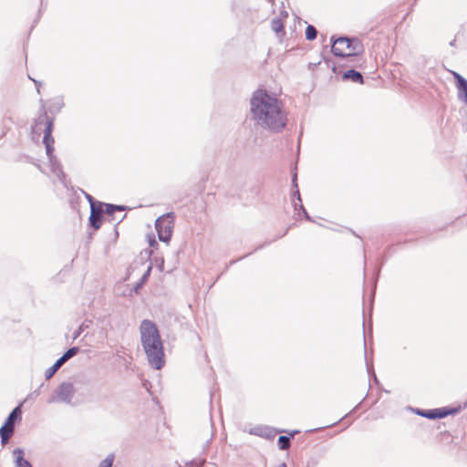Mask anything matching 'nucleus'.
Wrapping results in <instances>:
<instances>
[{
    "instance_id": "f257e3e1",
    "label": "nucleus",
    "mask_w": 467,
    "mask_h": 467,
    "mask_svg": "<svg viewBox=\"0 0 467 467\" xmlns=\"http://www.w3.org/2000/svg\"><path fill=\"white\" fill-rule=\"evenodd\" d=\"M141 344L150 365L161 369L164 365V353L159 331L150 320H143L140 327Z\"/></svg>"
},
{
    "instance_id": "f03ea898",
    "label": "nucleus",
    "mask_w": 467,
    "mask_h": 467,
    "mask_svg": "<svg viewBox=\"0 0 467 467\" xmlns=\"http://www.w3.org/2000/svg\"><path fill=\"white\" fill-rule=\"evenodd\" d=\"M254 117H276L281 114L282 102L265 89H257L251 98Z\"/></svg>"
},
{
    "instance_id": "7ed1b4c3",
    "label": "nucleus",
    "mask_w": 467,
    "mask_h": 467,
    "mask_svg": "<svg viewBox=\"0 0 467 467\" xmlns=\"http://www.w3.org/2000/svg\"><path fill=\"white\" fill-rule=\"evenodd\" d=\"M331 51L336 57H357L364 52V47L358 38L338 37L333 40Z\"/></svg>"
},
{
    "instance_id": "20e7f679",
    "label": "nucleus",
    "mask_w": 467,
    "mask_h": 467,
    "mask_svg": "<svg viewBox=\"0 0 467 467\" xmlns=\"http://www.w3.org/2000/svg\"><path fill=\"white\" fill-rule=\"evenodd\" d=\"M38 130H43L44 137H43V143L46 146V151L47 155L48 156L50 161L53 158V150H54V139L51 135L52 130H53V121L50 119H47V121H40L37 122L34 128V132H38Z\"/></svg>"
},
{
    "instance_id": "39448f33",
    "label": "nucleus",
    "mask_w": 467,
    "mask_h": 467,
    "mask_svg": "<svg viewBox=\"0 0 467 467\" xmlns=\"http://www.w3.org/2000/svg\"><path fill=\"white\" fill-rule=\"evenodd\" d=\"M75 394V388L71 383H62L54 394L48 399V403L63 402L70 404Z\"/></svg>"
},
{
    "instance_id": "423d86ee",
    "label": "nucleus",
    "mask_w": 467,
    "mask_h": 467,
    "mask_svg": "<svg viewBox=\"0 0 467 467\" xmlns=\"http://www.w3.org/2000/svg\"><path fill=\"white\" fill-rule=\"evenodd\" d=\"M173 228V216L167 213L156 220V230L161 241L168 243Z\"/></svg>"
},
{
    "instance_id": "0eeeda50",
    "label": "nucleus",
    "mask_w": 467,
    "mask_h": 467,
    "mask_svg": "<svg viewBox=\"0 0 467 467\" xmlns=\"http://www.w3.org/2000/svg\"><path fill=\"white\" fill-rule=\"evenodd\" d=\"M21 414L22 411L20 406H17L12 410L5 424L0 428V436L3 444H5L12 436L14 432L15 422L17 419L21 418Z\"/></svg>"
},
{
    "instance_id": "6e6552de",
    "label": "nucleus",
    "mask_w": 467,
    "mask_h": 467,
    "mask_svg": "<svg viewBox=\"0 0 467 467\" xmlns=\"http://www.w3.org/2000/svg\"><path fill=\"white\" fill-rule=\"evenodd\" d=\"M257 126L276 132L285 126V122L284 119H257Z\"/></svg>"
},
{
    "instance_id": "1a4fd4ad",
    "label": "nucleus",
    "mask_w": 467,
    "mask_h": 467,
    "mask_svg": "<svg viewBox=\"0 0 467 467\" xmlns=\"http://www.w3.org/2000/svg\"><path fill=\"white\" fill-rule=\"evenodd\" d=\"M87 198L88 199V201L90 202V206H91V213H90V217H89L90 224L95 229H99L101 225L102 204L100 203L99 207L98 208L95 206L92 197L90 195H87Z\"/></svg>"
},
{
    "instance_id": "9d476101",
    "label": "nucleus",
    "mask_w": 467,
    "mask_h": 467,
    "mask_svg": "<svg viewBox=\"0 0 467 467\" xmlns=\"http://www.w3.org/2000/svg\"><path fill=\"white\" fill-rule=\"evenodd\" d=\"M63 106H64V102L61 98H54V99H50L49 101H47V105L45 106V107H47V109L45 111L46 117L47 116V114H51V115L57 114Z\"/></svg>"
},
{
    "instance_id": "9b49d317",
    "label": "nucleus",
    "mask_w": 467,
    "mask_h": 467,
    "mask_svg": "<svg viewBox=\"0 0 467 467\" xmlns=\"http://www.w3.org/2000/svg\"><path fill=\"white\" fill-rule=\"evenodd\" d=\"M15 462L16 467H32L31 464L24 459V451L16 449L14 451Z\"/></svg>"
},
{
    "instance_id": "f8f14e48",
    "label": "nucleus",
    "mask_w": 467,
    "mask_h": 467,
    "mask_svg": "<svg viewBox=\"0 0 467 467\" xmlns=\"http://www.w3.org/2000/svg\"><path fill=\"white\" fill-rule=\"evenodd\" d=\"M343 79H349L355 83H363V76L354 69H349L343 74Z\"/></svg>"
},
{
    "instance_id": "ddd939ff",
    "label": "nucleus",
    "mask_w": 467,
    "mask_h": 467,
    "mask_svg": "<svg viewBox=\"0 0 467 467\" xmlns=\"http://www.w3.org/2000/svg\"><path fill=\"white\" fill-rule=\"evenodd\" d=\"M457 88L459 99L467 103V80H462V83L457 85Z\"/></svg>"
},
{
    "instance_id": "4468645a",
    "label": "nucleus",
    "mask_w": 467,
    "mask_h": 467,
    "mask_svg": "<svg viewBox=\"0 0 467 467\" xmlns=\"http://www.w3.org/2000/svg\"><path fill=\"white\" fill-rule=\"evenodd\" d=\"M271 27L273 31L275 33H280L284 31V24L281 19L275 18L272 20Z\"/></svg>"
},
{
    "instance_id": "2eb2a0df",
    "label": "nucleus",
    "mask_w": 467,
    "mask_h": 467,
    "mask_svg": "<svg viewBox=\"0 0 467 467\" xmlns=\"http://www.w3.org/2000/svg\"><path fill=\"white\" fill-rule=\"evenodd\" d=\"M317 30L314 26L308 25L306 29V38L307 40H314L317 37Z\"/></svg>"
},
{
    "instance_id": "dca6fc26",
    "label": "nucleus",
    "mask_w": 467,
    "mask_h": 467,
    "mask_svg": "<svg viewBox=\"0 0 467 467\" xmlns=\"http://www.w3.org/2000/svg\"><path fill=\"white\" fill-rule=\"evenodd\" d=\"M124 209L122 206L113 205V204H106L105 205V213L107 214H113L116 211L122 212Z\"/></svg>"
},
{
    "instance_id": "f3484780",
    "label": "nucleus",
    "mask_w": 467,
    "mask_h": 467,
    "mask_svg": "<svg viewBox=\"0 0 467 467\" xmlns=\"http://www.w3.org/2000/svg\"><path fill=\"white\" fill-rule=\"evenodd\" d=\"M278 443L281 450H286L290 445V438L286 436H280Z\"/></svg>"
},
{
    "instance_id": "a211bd4d",
    "label": "nucleus",
    "mask_w": 467,
    "mask_h": 467,
    "mask_svg": "<svg viewBox=\"0 0 467 467\" xmlns=\"http://www.w3.org/2000/svg\"><path fill=\"white\" fill-rule=\"evenodd\" d=\"M114 461L113 455H109L106 459H104L99 467H112V463Z\"/></svg>"
},
{
    "instance_id": "6ab92c4d",
    "label": "nucleus",
    "mask_w": 467,
    "mask_h": 467,
    "mask_svg": "<svg viewBox=\"0 0 467 467\" xmlns=\"http://www.w3.org/2000/svg\"><path fill=\"white\" fill-rule=\"evenodd\" d=\"M78 352V348L74 347V348H69L64 355L63 357L65 358V359L68 360L69 358H71L72 357H74L77 353Z\"/></svg>"
},
{
    "instance_id": "aec40b11",
    "label": "nucleus",
    "mask_w": 467,
    "mask_h": 467,
    "mask_svg": "<svg viewBox=\"0 0 467 467\" xmlns=\"http://www.w3.org/2000/svg\"><path fill=\"white\" fill-rule=\"evenodd\" d=\"M421 415L430 418V419H436V418H442L445 414L444 413H437L436 410L430 411L428 413H421Z\"/></svg>"
},
{
    "instance_id": "412c9836",
    "label": "nucleus",
    "mask_w": 467,
    "mask_h": 467,
    "mask_svg": "<svg viewBox=\"0 0 467 467\" xmlns=\"http://www.w3.org/2000/svg\"><path fill=\"white\" fill-rule=\"evenodd\" d=\"M58 370V368H57V366H52L50 367L47 371H46V378L48 379H50L51 377H53V375Z\"/></svg>"
},
{
    "instance_id": "4be33fe9",
    "label": "nucleus",
    "mask_w": 467,
    "mask_h": 467,
    "mask_svg": "<svg viewBox=\"0 0 467 467\" xmlns=\"http://www.w3.org/2000/svg\"><path fill=\"white\" fill-rule=\"evenodd\" d=\"M452 75H453V78H455V80H456V86H457V85H459V84H461V83H462V81H464V80H465V78H464L462 76H461L459 73H457V72H452Z\"/></svg>"
},
{
    "instance_id": "5701e85b",
    "label": "nucleus",
    "mask_w": 467,
    "mask_h": 467,
    "mask_svg": "<svg viewBox=\"0 0 467 467\" xmlns=\"http://www.w3.org/2000/svg\"><path fill=\"white\" fill-rule=\"evenodd\" d=\"M67 361V359H65V358L62 356L60 358H58L56 363L54 364V366H57V368L59 369V368L66 362Z\"/></svg>"
},
{
    "instance_id": "b1692460",
    "label": "nucleus",
    "mask_w": 467,
    "mask_h": 467,
    "mask_svg": "<svg viewBox=\"0 0 467 467\" xmlns=\"http://www.w3.org/2000/svg\"><path fill=\"white\" fill-rule=\"evenodd\" d=\"M67 361V359H65V358L62 356L60 358H58L56 363L54 364V366H57V368L59 369V368L66 362Z\"/></svg>"
},
{
    "instance_id": "393cba45",
    "label": "nucleus",
    "mask_w": 467,
    "mask_h": 467,
    "mask_svg": "<svg viewBox=\"0 0 467 467\" xmlns=\"http://www.w3.org/2000/svg\"><path fill=\"white\" fill-rule=\"evenodd\" d=\"M151 271V265L148 266V269L146 271V273L143 275L142 278H141V281L142 282H145V280L148 278V276L150 275V273Z\"/></svg>"
},
{
    "instance_id": "a878e982",
    "label": "nucleus",
    "mask_w": 467,
    "mask_h": 467,
    "mask_svg": "<svg viewBox=\"0 0 467 467\" xmlns=\"http://www.w3.org/2000/svg\"><path fill=\"white\" fill-rule=\"evenodd\" d=\"M31 81H33L36 84L37 92H39L40 83L38 81H36V79L32 78H31Z\"/></svg>"
},
{
    "instance_id": "bb28decb",
    "label": "nucleus",
    "mask_w": 467,
    "mask_h": 467,
    "mask_svg": "<svg viewBox=\"0 0 467 467\" xmlns=\"http://www.w3.org/2000/svg\"><path fill=\"white\" fill-rule=\"evenodd\" d=\"M54 172H56L57 176H58V177H59L60 173H62V171H61V170L59 168L55 170Z\"/></svg>"
},
{
    "instance_id": "cd10ccee",
    "label": "nucleus",
    "mask_w": 467,
    "mask_h": 467,
    "mask_svg": "<svg viewBox=\"0 0 467 467\" xmlns=\"http://www.w3.org/2000/svg\"><path fill=\"white\" fill-rule=\"evenodd\" d=\"M81 330H82V327H79L78 332L77 333V335L75 336V337H77L79 335V333H80V331H81Z\"/></svg>"
},
{
    "instance_id": "c85d7f7f",
    "label": "nucleus",
    "mask_w": 467,
    "mask_h": 467,
    "mask_svg": "<svg viewBox=\"0 0 467 467\" xmlns=\"http://www.w3.org/2000/svg\"><path fill=\"white\" fill-rule=\"evenodd\" d=\"M278 467H286L285 463H281Z\"/></svg>"
},
{
    "instance_id": "c756f323",
    "label": "nucleus",
    "mask_w": 467,
    "mask_h": 467,
    "mask_svg": "<svg viewBox=\"0 0 467 467\" xmlns=\"http://www.w3.org/2000/svg\"><path fill=\"white\" fill-rule=\"evenodd\" d=\"M269 2H274V0H268Z\"/></svg>"
}]
</instances>
